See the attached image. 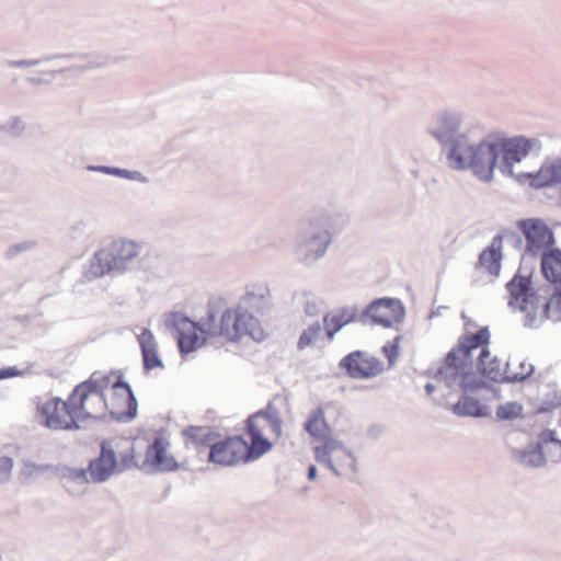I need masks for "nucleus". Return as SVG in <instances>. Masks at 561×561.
I'll return each instance as SVG.
<instances>
[{"mask_svg":"<svg viewBox=\"0 0 561 561\" xmlns=\"http://www.w3.org/2000/svg\"><path fill=\"white\" fill-rule=\"evenodd\" d=\"M13 468V459L8 456H3L0 458V477H3V480H8L9 476Z\"/></svg>","mask_w":561,"mask_h":561,"instance_id":"50","label":"nucleus"},{"mask_svg":"<svg viewBox=\"0 0 561 561\" xmlns=\"http://www.w3.org/2000/svg\"><path fill=\"white\" fill-rule=\"evenodd\" d=\"M345 456L347 458V466L352 469V471L354 473L357 472V461H356V457L354 456V454L350 450V449H345Z\"/></svg>","mask_w":561,"mask_h":561,"instance_id":"56","label":"nucleus"},{"mask_svg":"<svg viewBox=\"0 0 561 561\" xmlns=\"http://www.w3.org/2000/svg\"><path fill=\"white\" fill-rule=\"evenodd\" d=\"M528 141L518 137H510L502 131L490 133L479 141L461 134L443 149L446 163L451 170L470 171L483 183L494 181L495 170L511 173V165L519 160L528 150Z\"/></svg>","mask_w":561,"mask_h":561,"instance_id":"1","label":"nucleus"},{"mask_svg":"<svg viewBox=\"0 0 561 561\" xmlns=\"http://www.w3.org/2000/svg\"><path fill=\"white\" fill-rule=\"evenodd\" d=\"M69 236L72 240H83L88 237V225L84 220L73 222L69 228Z\"/></svg>","mask_w":561,"mask_h":561,"instance_id":"46","label":"nucleus"},{"mask_svg":"<svg viewBox=\"0 0 561 561\" xmlns=\"http://www.w3.org/2000/svg\"><path fill=\"white\" fill-rule=\"evenodd\" d=\"M90 54L85 53H68V54H55V55H46L43 58L37 59H19V60H10L5 59L1 64L3 66H8L11 68H27V67H34L38 66L43 61H49L53 59H88L90 58Z\"/></svg>","mask_w":561,"mask_h":561,"instance_id":"28","label":"nucleus"},{"mask_svg":"<svg viewBox=\"0 0 561 561\" xmlns=\"http://www.w3.org/2000/svg\"><path fill=\"white\" fill-rule=\"evenodd\" d=\"M271 291L267 285H252L247 287L241 296L236 310H233L232 339L240 340L243 335L253 341L262 342L265 332L262 329L257 316L267 314L272 309Z\"/></svg>","mask_w":561,"mask_h":561,"instance_id":"4","label":"nucleus"},{"mask_svg":"<svg viewBox=\"0 0 561 561\" xmlns=\"http://www.w3.org/2000/svg\"><path fill=\"white\" fill-rule=\"evenodd\" d=\"M424 389H425L426 394L431 396L435 391L436 387L432 382H427L424 386Z\"/></svg>","mask_w":561,"mask_h":561,"instance_id":"64","label":"nucleus"},{"mask_svg":"<svg viewBox=\"0 0 561 561\" xmlns=\"http://www.w3.org/2000/svg\"><path fill=\"white\" fill-rule=\"evenodd\" d=\"M56 467L51 463L38 465L31 460H24L20 472V480L22 483H27L31 479L44 472L51 471L55 474Z\"/></svg>","mask_w":561,"mask_h":561,"instance_id":"32","label":"nucleus"},{"mask_svg":"<svg viewBox=\"0 0 561 561\" xmlns=\"http://www.w3.org/2000/svg\"><path fill=\"white\" fill-rule=\"evenodd\" d=\"M108 175L121 178V179H126V180H131V181H137V182L145 183V184L149 182V179L147 176H145L140 171L127 170V169L113 167V165H111V171H110Z\"/></svg>","mask_w":561,"mask_h":561,"instance_id":"42","label":"nucleus"},{"mask_svg":"<svg viewBox=\"0 0 561 561\" xmlns=\"http://www.w3.org/2000/svg\"><path fill=\"white\" fill-rule=\"evenodd\" d=\"M540 273L550 285L561 284V249L553 248L540 253Z\"/></svg>","mask_w":561,"mask_h":561,"instance_id":"23","label":"nucleus"},{"mask_svg":"<svg viewBox=\"0 0 561 561\" xmlns=\"http://www.w3.org/2000/svg\"><path fill=\"white\" fill-rule=\"evenodd\" d=\"M514 137L524 138L528 142V150L525 154L511 165V173H501L506 178L514 179L519 185H528L533 190H542L560 185L559 199L561 203V156L547 157L540 168L535 172L515 173L514 167L524 161L530 153L538 156L542 150V144L539 138L525 135H515Z\"/></svg>","mask_w":561,"mask_h":561,"instance_id":"6","label":"nucleus"},{"mask_svg":"<svg viewBox=\"0 0 561 561\" xmlns=\"http://www.w3.org/2000/svg\"><path fill=\"white\" fill-rule=\"evenodd\" d=\"M115 259L116 274L134 272L140 268V247L134 241H115L108 248Z\"/></svg>","mask_w":561,"mask_h":561,"instance_id":"18","label":"nucleus"},{"mask_svg":"<svg viewBox=\"0 0 561 561\" xmlns=\"http://www.w3.org/2000/svg\"><path fill=\"white\" fill-rule=\"evenodd\" d=\"M233 310L226 308V300L220 296H211L207 302L205 317L194 322V330L204 337L227 336L230 342H238L232 339L233 333Z\"/></svg>","mask_w":561,"mask_h":561,"instance_id":"9","label":"nucleus"},{"mask_svg":"<svg viewBox=\"0 0 561 561\" xmlns=\"http://www.w3.org/2000/svg\"><path fill=\"white\" fill-rule=\"evenodd\" d=\"M516 228L525 239L524 255L536 259L540 253L556 248L553 229L539 217L516 220Z\"/></svg>","mask_w":561,"mask_h":561,"instance_id":"10","label":"nucleus"},{"mask_svg":"<svg viewBox=\"0 0 561 561\" xmlns=\"http://www.w3.org/2000/svg\"><path fill=\"white\" fill-rule=\"evenodd\" d=\"M112 388L114 390V397H116L117 400H123V397L125 398L124 402L126 408L123 411L108 409L110 417L118 423H129L134 421L138 414V401L131 386L124 379L122 371L116 374Z\"/></svg>","mask_w":561,"mask_h":561,"instance_id":"16","label":"nucleus"},{"mask_svg":"<svg viewBox=\"0 0 561 561\" xmlns=\"http://www.w3.org/2000/svg\"><path fill=\"white\" fill-rule=\"evenodd\" d=\"M170 442L167 437L159 434L148 444L145 460L140 465V470L147 474L175 472L181 468V463L168 454Z\"/></svg>","mask_w":561,"mask_h":561,"instance_id":"11","label":"nucleus"},{"mask_svg":"<svg viewBox=\"0 0 561 561\" xmlns=\"http://www.w3.org/2000/svg\"><path fill=\"white\" fill-rule=\"evenodd\" d=\"M304 430L316 439L323 437L325 432L331 433L332 430L329 426L324 411L321 407L314 409L308 416L307 421L304 424Z\"/></svg>","mask_w":561,"mask_h":561,"instance_id":"29","label":"nucleus"},{"mask_svg":"<svg viewBox=\"0 0 561 561\" xmlns=\"http://www.w3.org/2000/svg\"><path fill=\"white\" fill-rule=\"evenodd\" d=\"M36 247L35 241H23L20 243L11 244L4 253L7 260H11L22 252L30 251Z\"/></svg>","mask_w":561,"mask_h":561,"instance_id":"44","label":"nucleus"},{"mask_svg":"<svg viewBox=\"0 0 561 561\" xmlns=\"http://www.w3.org/2000/svg\"><path fill=\"white\" fill-rule=\"evenodd\" d=\"M560 405H561V396H558L557 392H553L551 398L549 396H547V399L540 405L537 407L536 413L537 414H546V413L553 411L554 409H557Z\"/></svg>","mask_w":561,"mask_h":561,"instance_id":"45","label":"nucleus"},{"mask_svg":"<svg viewBox=\"0 0 561 561\" xmlns=\"http://www.w3.org/2000/svg\"><path fill=\"white\" fill-rule=\"evenodd\" d=\"M26 80L30 83L35 84V85L49 84L50 83L49 80H46V79H43V78H37V77H28V78H26Z\"/></svg>","mask_w":561,"mask_h":561,"instance_id":"61","label":"nucleus"},{"mask_svg":"<svg viewBox=\"0 0 561 561\" xmlns=\"http://www.w3.org/2000/svg\"><path fill=\"white\" fill-rule=\"evenodd\" d=\"M88 469L84 468H71L67 465H59L55 469V476L61 479H69L80 484L89 483Z\"/></svg>","mask_w":561,"mask_h":561,"instance_id":"34","label":"nucleus"},{"mask_svg":"<svg viewBox=\"0 0 561 561\" xmlns=\"http://www.w3.org/2000/svg\"><path fill=\"white\" fill-rule=\"evenodd\" d=\"M503 251L500 237H493L491 243L484 248L478 257V264L484 267L492 276H499L502 267Z\"/></svg>","mask_w":561,"mask_h":561,"instance_id":"25","label":"nucleus"},{"mask_svg":"<svg viewBox=\"0 0 561 561\" xmlns=\"http://www.w3.org/2000/svg\"><path fill=\"white\" fill-rule=\"evenodd\" d=\"M501 360L494 356L486 363V371H477L480 377H477L473 368L470 373L459 376L457 383L463 392H476L479 390H494L500 392L492 383H520L528 380L535 374V366L529 365L526 373L508 374L504 370L502 374Z\"/></svg>","mask_w":561,"mask_h":561,"instance_id":"8","label":"nucleus"},{"mask_svg":"<svg viewBox=\"0 0 561 561\" xmlns=\"http://www.w3.org/2000/svg\"><path fill=\"white\" fill-rule=\"evenodd\" d=\"M115 259L110 249L98 250L89 262V267L84 272L88 280L103 277L106 274H116Z\"/></svg>","mask_w":561,"mask_h":561,"instance_id":"22","label":"nucleus"},{"mask_svg":"<svg viewBox=\"0 0 561 561\" xmlns=\"http://www.w3.org/2000/svg\"><path fill=\"white\" fill-rule=\"evenodd\" d=\"M335 218L324 211L305 216L295 237V253L298 262L311 266L327 253L334 234Z\"/></svg>","mask_w":561,"mask_h":561,"instance_id":"2","label":"nucleus"},{"mask_svg":"<svg viewBox=\"0 0 561 561\" xmlns=\"http://www.w3.org/2000/svg\"><path fill=\"white\" fill-rule=\"evenodd\" d=\"M137 340L140 346L144 371L148 373L154 368H163L164 364L159 356L158 343L152 331L149 328H142Z\"/></svg>","mask_w":561,"mask_h":561,"instance_id":"21","label":"nucleus"},{"mask_svg":"<svg viewBox=\"0 0 561 561\" xmlns=\"http://www.w3.org/2000/svg\"><path fill=\"white\" fill-rule=\"evenodd\" d=\"M110 381V376H102L101 378L96 379L94 373L89 379L77 385L68 397L78 399V405L72 409V413L82 410L83 403H85L87 400L93 396L98 397L99 400L103 403L104 408L108 410L104 390L108 387Z\"/></svg>","mask_w":561,"mask_h":561,"instance_id":"19","label":"nucleus"},{"mask_svg":"<svg viewBox=\"0 0 561 561\" xmlns=\"http://www.w3.org/2000/svg\"><path fill=\"white\" fill-rule=\"evenodd\" d=\"M314 459L319 463L324 465L328 469H330L334 473V476H336V477L341 476L340 470L332 461L331 455H329V454L322 455V453L314 451Z\"/></svg>","mask_w":561,"mask_h":561,"instance_id":"48","label":"nucleus"},{"mask_svg":"<svg viewBox=\"0 0 561 561\" xmlns=\"http://www.w3.org/2000/svg\"><path fill=\"white\" fill-rule=\"evenodd\" d=\"M494 237H500L501 248L503 249V241H506L516 250H522L524 245V237L515 230L503 228Z\"/></svg>","mask_w":561,"mask_h":561,"instance_id":"40","label":"nucleus"},{"mask_svg":"<svg viewBox=\"0 0 561 561\" xmlns=\"http://www.w3.org/2000/svg\"><path fill=\"white\" fill-rule=\"evenodd\" d=\"M85 170H87V171H90V172H100V173H103V174L108 175V174H110V171H111V165H104V164H88V165L85 167Z\"/></svg>","mask_w":561,"mask_h":561,"instance_id":"55","label":"nucleus"},{"mask_svg":"<svg viewBox=\"0 0 561 561\" xmlns=\"http://www.w3.org/2000/svg\"><path fill=\"white\" fill-rule=\"evenodd\" d=\"M524 407L517 401H510L496 408L495 415L497 421H514L523 417Z\"/></svg>","mask_w":561,"mask_h":561,"instance_id":"35","label":"nucleus"},{"mask_svg":"<svg viewBox=\"0 0 561 561\" xmlns=\"http://www.w3.org/2000/svg\"><path fill=\"white\" fill-rule=\"evenodd\" d=\"M451 411L460 417H489L491 415L490 408L481 403L478 399L470 397L463 392L458 401L453 405Z\"/></svg>","mask_w":561,"mask_h":561,"instance_id":"26","label":"nucleus"},{"mask_svg":"<svg viewBox=\"0 0 561 561\" xmlns=\"http://www.w3.org/2000/svg\"><path fill=\"white\" fill-rule=\"evenodd\" d=\"M136 468L140 469V465L136 461L135 446L130 445L128 449L119 455V461L117 460V473H122L125 470Z\"/></svg>","mask_w":561,"mask_h":561,"instance_id":"39","label":"nucleus"},{"mask_svg":"<svg viewBox=\"0 0 561 561\" xmlns=\"http://www.w3.org/2000/svg\"><path fill=\"white\" fill-rule=\"evenodd\" d=\"M400 341H401V336L398 335L393 339L392 342H388L381 347V353L387 358L389 367L393 366L394 362L397 360V358L399 356Z\"/></svg>","mask_w":561,"mask_h":561,"instance_id":"43","label":"nucleus"},{"mask_svg":"<svg viewBox=\"0 0 561 561\" xmlns=\"http://www.w3.org/2000/svg\"><path fill=\"white\" fill-rule=\"evenodd\" d=\"M461 125V113L451 110H440L434 114L432 125L428 127V134L444 148L462 134L460 131Z\"/></svg>","mask_w":561,"mask_h":561,"instance_id":"14","label":"nucleus"},{"mask_svg":"<svg viewBox=\"0 0 561 561\" xmlns=\"http://www.w3.org/2000/svg\"><path fill=\"white\" fill-rule=\"evenodd\" d=\"M328 321L340 331L355 321L385 329L392 328L393 323H401L405 318V307L399 298L380 297L373 299L360 312L356 305L339 308L335 313L327 312Z\"/></svg>","mask_w":561,"mask_h":561,"instance_id":"3","label":"nucleus"},{"mask_svg":"<svg viewBox=\"0 0 561 561\" xmlns=\"http://www.w3.org/2000/svg\"><path fill=\"white\" fill-rule=\"evenodd\" d=\"M490 344H484L480 348V353L476 359V369L477 371H486V360H490L491 351L489 348Z\"/></svg>","mask_w":561,"mask_h":561,"instance_id":"47","label":"nucleus"},{"mask_svg":"<svg viewBox=\"0 0 561 561\" xmlns=\"http://www.w3.org/2000/svg\"><path fill=\"white\" fill-rule=\"evenodd\" d=\"M198 331L191 330L185 331L179 335H176L178 348L181 357L184 359L188 354L196 351L202 345L206 344V340H202L197 334Z\"/></svg>","mask_w":561,"mask_h":561,"instance_id":"30","label":"nucleus"},{"mask_svg":"<svg viewBox=\"0 0 561 561\" xmlns=\"http://www.w3.org/2000/svg\"><path fill=\"white\" fill-rule=\"evenodd\" d=\"M526 313V317H525V322H524V325L527 327V328H531L534 327V323L537 319V311L536 309H534L533 311H528L525 312Z\"/></svg>","mask_w":561,"mask_h":561,"instance_id":"57","label":"nucleus"},{"mask_svg":"<svg viewBox=\"0 0 561 561\" xmlns=\"http://www.w3.org/2000/svg\"><path fill=\"white\" fill-rule=\"evenodd\" d=\"M490 340L489 327H482L473 334H462L457 344L445 354L442 365L432 375L433 378L451 389L459 376L470 373L473 368L472 352L484 344H490Z\"/></svg>","mask_w":561,"mask_h":561,"instance_id":"5","label":"nucleus"},{"mask_svg":"<svg viewBox=\"0 0 561 561\" xmlns=\"http://www.w3.org/2000/svg\"><path fill=\"white\" fill-rule=\"evenodd\" d=\"M270 427L272 433H274L277 437L282 435V426H283V420L280 415L278 414L275 416L270 423Z\"/></svg>","mask_w":561,"mask_h":561,"instance_id":"54","label":"nucleus"},{"mask_svg":"<svg viewBox=\"0 0 561 561\" xmlns=\"http://www.w3.org/2000/svg\"><path fill=\"white\" fill-rule=\"evenodd\" d=\"M536 443H540L543 447L545 444H553L558 446V454H552L551 449L548 451L552 462L561 461V439L557 437V433L554 430L545 428L538 435V440Z\"/></svg>","mask_w":561,"mask_h":561,"instance_id":"37","label":"nucleus"},{"mask_svg":"<svg viewBox=\"0 0 561 561\" xmlns=\"http://www.w3.org/2000/svg\"><path fill=\"white\" fill-rule=\"evenodd\" d=\"M331 433L325 432L323 437L319 439L322 440V444L314 447V451L322 453V455H331L335 450H342L345 454V449H348L344 446L342 440L332 438L330 436Z\"/></svg>","mask_w":561,"mask_h":561,"instance_id":"38","label":"nucleus"},{"mask_svg":"<svg viewBox=\"0 0 561 561\" xmlns=\"http://www.w3.org/2000/svg\"><path fill=\"white\" fill-rule=\"evenodd\" d=\"M553 287V291L551 295V301L554 300L556 302V309L561 312V284L556 283L551 285Z\"/></svg>","mask_w":561,"mask_h":561,"instance_id":"53","label":"nucleus"},{"mask_svg":"<svg viewBox=\"0 0 561 561\" xmlns=\"http://www.w3.org/2000/svg\"><path fill=\"white\" fill-rule=\"evenodd\" d=\"M536 289L538 290V293L543 295L542 299L546 301L547 298L551 297V290H553V287L548 283L546 285L537 287Z\"/></svg>","mask_w":561,"mask_h":561,"instance_id":"58","label":"nucleus"},{"mask_svg":"<svg viewBox=\"0 0 561 561\" xmlns=\"http://www.w3.org/2000/svg\"><path fill=\"white\" fill-rule=\"evenodd\" d=\"M123 399H125V398L123 397ZM123 403L125 404L124 400H117V399H116V397H114V399H113V401H112V409H115L116 411H121V410H119V407H121Z\"/></svg>","mask_w":561,"mask_h":561,"instance_id":"63","label":"nucleus"},{"mask_svg":"<svg viewBox=\"0 0 561 561\" xmlns=\"http://www.w3.org/2000/svg\"><path fill=\"white\" fill-rule=\"evenodd\" d=\"M323 331L329 341H332L334 336L340 332V330L332 324V322L328 321V316H323Z\"/></svg>","mask_w":561,"mask_h":561,"instance_id":"51","label":"nucleus"},{"mask_svg":"<svg viewBox=\"0 0 561 561\" xmlns=\"http://www.w3.org/2000/svg\"><path fill=\"white\" fill-rule=\"evenodd\" d=\"M322 327L319 321L311 323L302 330L297 342V348L302 351L314 343L321 335Z\"/></svg>","mask_w":561,"mask_h":561,"instance_id":"36","label":"nucleus"},{"mask_svg":"<svg viewBox=\"0 0 561 561\" xmlns=\"http://www.w3.org/2000/svg\"><path fill=\"white\" fill-rule=\"evenodd\" d=\"M78 405V399L68 398L62 401L56 397L45 402L41 411V424L51 430H64V431H79L82 428V422L93 419L103 421L105 415H93L91 412L85 410V403L83 409L72 413V409Z\"/></svg>","mask_w":561,"mask_h":561,"instance_id":"7","label":"nucleus"},{"mask_svg":"<svg viewBox=\"0 0 561 561\" xmlns=\"http://www.w3.org/2000/svg\"><path fill=\"white\" fill-rule=\"evenodd\" d=\"M196 320H193L191 319L186 313L182 312V311H172V312H169L165 317V320H164V325L170 329V330H173L176 335L185 332L182 327L184 325H190L191 329L194 330V322Z\"/></svg>","mask_w":561,"mask_h":561,"instance_id":"33","label":"nucleus"},{"mask_svg":"<svg viewBox=\"0 0 561 561\" xmlns=\"http://www.w3.org/2000/svg\"><path fill=\"white\" fill-rule=\"evenodd\" d=\"M182 435L186 440L191 442L197 454L201 455L204 449L207 451L211 448V445L220 437V434L215 432L208 426H187L182 431Z\"/></svg>","mask_w":561,"mask_h":561,"instance_id":"24","label":"nucleus"},{"mask_svg":"<svg viewBox=\"0 0 561 561\" xmlns=\"http://www.w3.org/2000/svg\"><path fill=\"white\" fill-rule=\"evenodd\" d=\"M25 130V124L22 121L21 117L15 116L9 122V131L14 137L22 136L23 131Z\"/></svg>","mask_w":561,"mask_h":561,"instance_id":"49","label":"nucleus"},{"mask_svg":"<svg viewBox=\"0 0 561 561\" xmlns=\"http://www.w3.org/2000/svg\"><path fill=\"white\" fill-rule=\"evenodd\" d=\"M22 375H23V371L20 370L16 366H7V367L0 368V380L19 377Z\"/></svg>","mask_w":561,"mask_h":561,"instance_id":"52","label":"nucleus"},{"mask_svg":"<svg viewBox=\"0 0 561 561\" xmlns=\"http://www.w3.org/2000/svg\"><path fill=\"white\" fill-rule=\"evenodd\" d=\"M118 60H119L118 58H108V57H103V56H93V59L88 61L85 65L71 66V67H68V68L59 69V70H47V71H45V73L46 75H50L53 78H55L56 75L62 73L65 71L78 70L80 72H84V71H88V70L105 67V66H107L110 64H115Z\"/></svg>","mask_w":561,"mask_h":561,"instance_id":"31","label":"nucleus"},{"mask_svg":"<svg viewBox=\"0 0 561 561\" xmlns=\"http://www.w3.org/2000/svg\"><path fill=\"white\" fill-rule=\"evenodd\" d=\"M279 414L277 408L274 405L272 401H270L265 408L260 409L259 411L250 414L245 421L244 425L249 426L250 422L256 423V419H264L267 423H270L275 416Z\"/></svg>","mask_w":561,"mask_h":561,"instance_id":"41","label":"nucleus"},{"mask_svg":"<svg viewBox=\"0 0 561 561\" xmlns=\"http://www.w3.org/2000/svg\"><path fill=\"white\" fill-rule=\"evenodd\" d=\"M339 369L353 379H370L383 371V363L364 351H353L339 362Z\"/></svg>","mask_w":561,"mask_h":561,"instance_id":"13","label":"nucleus"},{"mask_svg":"<svg viewBox=\"0 0 561 561\" xmlns=\"http://www.w3.org/2000/svg\"><path fill=\"white\" fill-rule=\"evenodd\" d=\"M551 298H547L546 301L542 304V318L543 319H551Z\"/></svg>","mask_w":561,"mask_h":561,"instance_id":"59","label":"nucleus"},{"mask_svg":"<svg viewBox=\"0 0 561 561\" xmlns=\"http://www.w3.org/2000/svg\"><path fill=\"white\" fill-rule=\"evenodd\" d=\"M88 471L93 483H103L117 473V456L106 440L101 443L99 456L90 459Z\"/></svg>","mask_w":561,"mask_h":561,"instance_id":"17","label":"nucleus"},{"mask_svg":"<svg viewBox=\"0 0 561 561\" xmlns=\"http://www.w3.org/2000/svg\"><path fill=\"white\" fill-rule=\"evenodd\" d=\"M380 433V430L378 428L377 425H371L369 428H368V432H367V435L369 437H377V435Z\"/></svg>","mask_w":561,"mask_h":561,"instance_id":"62","label":"nucleus"},{"mask_svg":"<svg viewBox=\"0 0 561 561\" xmlns=\"http://www.w3.org/2000/svg\"><path fill=\"white\" fill-rule=\"evenodd\" d=\"M247 445V439L242 435L226 436L217 438L207 451L208 462L222 467H231L241 462V446Z\"/></svg>","mask_w":561,"mask_h":561,"instance_id":"15","label":"nucleus"},{"mask_svg":"<svg viewBox=\"0 0 561 561\" xmlns=\"http://www.w3.org/2000/svg\"><path fill=\"white\" fill-rule=\"evenodd\" d=\"M505 288L510 295L508 306L518 308L520 312H527L528 306L537 310L543 297L534 287L533 270L529 274L524 275L519 268L506 283Z\"/></svg>","mask_w":561,"mask_h":561,"instance_id":"12","label":"nucleus"},{"mask_svg":"<svg viewBox=\"0 0 561 561\" xmlns=\"http://www.w3.org/2000/svg\"><path fill=\"white\" fill-rule=\"evenodd\" d=\"M245 434L249 436L251 443L247 440V445H240L242 453L241 462H253L273 448V443L263 434L257 423L250 422L249 426L244 425Z\"/></svg>","mask_w":561,"mask_h":561,"instance_id":"20","label":"nucleus"},{"mask_svg":"<svg viewBox=\"0 0 561 561\" xmlns=\"http://www.w3.org/2000/svg\"><path fill=\"white\" fill-rule=\"evenodd\" d=\"M318 476V469L314 465H309L307 469V478L309 481H313L317 479Z\"/></svg>","mask_w":561,"mask_h":561,"instance_id":"60","label":"nucleus"},{"mask_svg":"<svg viewBox=\"0 0 561 561\" xmlns=\"http://www.w3.org/2000/svg\"><path fill=\"white\" fill-rule=\"evenodd\" d=\"M513 457L516 461L529 468L545 467L548 461L540 443H534L526 449H514Z\"/></svg>","mask_w":561,"mask_h":561,"instance_id":"27","label":"nucleus"}]
</instances>
